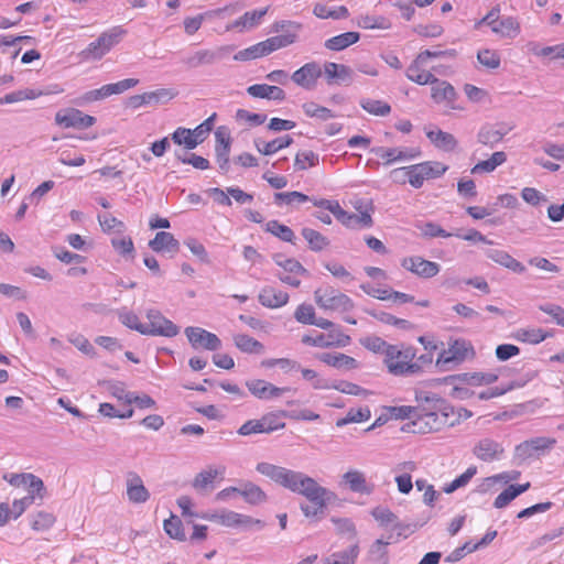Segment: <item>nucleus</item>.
Returning <instances> with one entry per match:
<instances>
[{
  "instance_id": "nucleus-1",
  "label": "nucleus",
  "mask_w": 564,
  "mask_h": 564,
  "mask_svg": "<svg viewBox=\"0 0 564 564\" xmlns=\"http://www.w3.org/2000/svg\"><path fill=\"white\" fill-rule=\"evenodd\" d=\"M257 470L278 485L304 496L311 505L302 503L301 511L306 518H315L332 502L336 495L303 473L286 469L269 462H261Z\"/></svg>"
},
{
  "instance_id": "nucleus-2",
  "label": "nucleus",
  "mask_w": 564,
  "mask_h": 564,
  "mask_svg": "<svg viewBox=\"0 0 564 564\" xmlns=\"http://www.w3.org/2000/svg\"><path fill=\"white\" fill-rule=\"evenodd\" d=\"M415 349L412 346L391 345L384 356L388 371L394 376H409L421 372V365L413 362Z\"/></svg>"
},
{
  "instance_id": "nucleus-3",
  "label": "nucleus",
  "mask_w": 564,
  "mask_h": 564,
  "mask_svg": "<svg viewBox=\"0 0 564 564\" xmlns=\"http://www.w3.org/2000/svg\"><path fill=\"white\" fill-rule=\"evenodd\" d=\"M416 402L417 408L424 410L416 414L415 421L406 422L402 426V431L413 434H426L440 431L442 427L446 426L448 422L446 419L440 416L437 412L438 409H436L434 401L416 400Z\"/></svg>"
},
{
  "instance_id": "nucleus-4",
  "label": "nucleus",
  "mask_w": 564,
  "mask_h": 564,
  "mask_svg": "<svg viewBox=\"0 0 564 564\" xmlns=\"http://www.w3.org/2000/svg\"><path fill=\"white\" fill-rule=\"evenodd\" d=\"M126 30L121 26H115L111 30L101 33L98 39L80 52L83 59H100L105 56L115 45H117Z\"/></svg>"
},
{
  "instance_id": "nucleus-5",
  "label": "nucleus",
  "mask_w": 564,
  "mask_h": 564,
  "mask_svg": "<svg viewBox=\"0 0 564 564\" xmlns=\"http://www.w3.org/2000/svg\"><path fill=\"white\" fill-rule=\"evenodd\" d=\"M202 519L214 521L228 528H239L243 530L251 529L252 527H257L258 529H262L264 527V523L261 520L253 519L249 516L231 510H223L215 513H202Z\"/></svg>"
},
{
  "instance_id": "nucleus-6",
  "label": "nucleus",
  "mask_w": 564,
  "mask_h": 564,
  "mask_svg": "<svg viewBox=\"0 0 564 564\" xmlns=\"http://www.w3.org/2000/svg\"><path fill=\"white\" fill-rule=\"evenodd\" d=\"M555 444L556 440L551 437L541 436L527 440L516 446L514 458H534L546 456Z\"/></svg>"
},
{
  "instance_id": "nucleus-7",
  "label": "nucleus",
  "mask_w": 564,
  "mask_h": 564,
  "mask_svg": "<svg viewBox=\"0 0 564 564\" xmlns=\"http://www.w3.org/2000/svg\"><path fill=\"white\" fill-rule=\"evenodd\" d=\"M316 304L324 310L348 312L354 308L352 300L344 293H337L334 289L325 290L317 289L314 292Z\"/></svg>"
},
{
  "instance_id": "nucleus-8",
  "label": "nucleus",
  "mask_w": 564,
  "mask_h": 564,
  "mask_svg": "<svg viewBox=\"0 0 564 564\" xmlns=\"http://www.w3.org/2000/svg\"><path fill=\"white\" fill-rule=\"evenodd\" d=\"M147 318L149 319V325H145L144 335L174 337L180 333L178 326L163 316L158 310H149Z\"/></svg>"
},
{
  "instance_id": "nucleus-9",
  "label": "nucleus",
  "mask_w": 564,
  "mask_h": 564,
  "mask_svg": "<svg viewBox=\"0 0 564 564\" xmlns=\"http://www.w3.org/2000/svg\"><path fill=\"white\" fill-rule=\"evenodd\" d=\"M513 129L507 122L485 123L477 133L478 143L494 149Z\"/></svg>"
},
{
  "instance_id": "nucleus-10",
  "label": "nucleus",
  "mask_w": 564,
  "mask_h": 564,
  "mask_svg": "<svg viewBox=\"0 0 564 564\" xmlns=\"http://www.w3.org/2000/svg\"><path fill=\"white\" fill-rule=\"evenodd\" d=\"M184 333L194 349L202 347L206 350L216 351L221 347V340L218 336L204 328L188 326Z\"/></svg>"
},
{
  "instance_id": "nucleus-11",
  "label": "nucleus",
  "mask_w": 564,
  "mask_h": 564,
  "mask_svg": "<svg viewBox=\"0 0 564 564\" xmlns=\"http://www.w3.org/2000/svg\"><path fill=\"white\" fill-rule=\"evenodd\" d=\"M350 337L344 334L338 327L337 329H332L328 334H318L315 337L304 335L302 337L303 344L321 348L346 347L350 344Z\"/></svg>"
},
{
  "instance_id": "nucleus-12",
  "label": "nucleus",
  "mask_w": 564,
  "mask_h": 564,
  "mask_svg": "<svg viewBox=\"0 0 564 564\" xmlns=\"http://www.w3.org/2000/svg\"><path fill=\"white\" fill-rule=\"evenodd\" d=\"M234 45L220 46L217 50H199L193 55L183 59L188 68H197L203 65H210L223 58L226 54L232 52Z\"/></svg>"
},
{
  "instance_id": "nucleus-13",
  "label": "nucleus",
  "mask_w": 564,
  "mask_h": 564,
  "mask_svg": "<svg viewBox=\"0 0 564 564\" xmlns=\"http://www.w3.org/2000/svg\"><path fill=\"white\" fill-rule=\"evenodd\" d=\"M55 122L64 128L86 129L96 122V118L78 109L68 108L55 115Z\"/></svg>"
},
{
  "instance_id": "nucleus-14",
  "label": "nucleus",
  "mask_w": 564,
  "mask_h": 564,
  "mask_svg": "<svg viewBox=\"0 0 564 564\" xmlns=\"http://www.w3.org/2000/svg\"><path fill=\"white\" fill-rule=\"evenodd\" d=\"M429 85H431V98L434 102L445 104L451 109H460L455 105L458 94L451 83L442 80L434 75L433 82Z\"/></svg>"
},
{
  "instance_id": "nucleus-15",
  "label": "nucleus",
  "mask_w": 564,
  "mask_h": 564,
  "mask_svg": "<svg viewBox=\"0 0 564 564\" xmlns=\"http://www.w3.org/2000/svg\"><path fill=\"white\" fill-rule=\"evenodd\" d=\"M401 267L422 279H431L441 270L437 262L425 260L420 256L403 258Z\"/></svg>"
},
{
  "instance_id": "nucleus-16",
  "label": "nucleus",
  "mask_w": 564,
  "mask_h": 564,
  "mask_svg": "<svg viewBox=\"0 0 564 564\" xmlns=\"http://www.w3.org/2000/svg\"><path fill=\"white\" fill-rule=\"evenodd\" d=\"M415 400H424V401H434V404L436 405L437 412L440 413V416L443 419H446L448 423H446V426H453L455 423L458 422L457 419V410H455L454 406L448 404L446 400L437 395L436 393H431L426 391H416L415 392Z\"/></svg>"
},
{
  "instance_id": "nucleus-17",
  "label": "nucleus",
  "mask_w": 564,
  "mask_h": 564,
  "mask_svg": "<svg viewBox=\"0 0 564 564\" xmlns=\"http://www.w3.org/2000/svg\"><path fill=\"white\" fill-rule=\"evenodd\" d=\"M322 76V68L316 62L306 63L295 70L291 79L305 89H313L317 79Z\"/></svg>"
},
{
  "instance_id": "nucleus-18",
  "label": "nucleus",
  "mask_w": 564,
  "mask_h": 564,
  "mask_svg": "<svg viewBox=\"0 0 564 564\" xmlns=\"http://www.w3.org/2000/svg\"><path fill=\"white\" fill-rule=\"evenodd\" d=\"M224 468H208L195 477L193 487L202 494L210 492L215 489L216 485L224 479Z\"/></svg>"
},
{
  "instance_id": "nucleus-19",
  "label": "nucleus",
  "mask_w": 564,
  "mask_h": 564,
  "mask_svg": "<svg viewBox=\"0 0 564 564\" xmlns=\"http://www.w3.org/2000/svg\"><path fill=\"white\" fill-rule=\"evenodd\" d=\"M246 386L256 398L264 400L279 398L284 392L291 390L290 388L275 387L272 383L261 379L247 381Z\"/></svg>"
},
{
  "instance_id": "nucleus-20",
  "label": "nucleus",
  "mask_w": 564,
  "mask_h": 564,
  "mask_svg": "<svg viewBox=\"0 0 564 564\" xmlns=\"http://www.w3.org/2000/svg\"><path fill=\"white\" fill-rule=\"evenodd\" d=\"M324 74L328 85L350 84L352 80V69L344 64L327 62L324 65Z\"/></svg>"
},
{
  "instance_id": "nucleus-21",
  "label": "nucleus",
  "mask_w": 564,
  "mask_h": 564,
  "mask_svg": "<svg viewBox=\"0 0 564 564\" xmlns=\"http://www.w3.org/2000/svg\"><path fill=\"white\" fill-rule=\"evenodd\" d=\"M340 485L361 495H370L373 490V486L370 485L365 475L358 470H349L344 474Z\"/></svg>"
},
{
  "instance_id": "nucleus-22",
  "label": "nucleus",
  "mask_w": 564,
  "mask_h": 564,
  "mask_svg": "<svg viewBox=\"0 0 564 564\" xmlns=\"http://www.w3.org/2000/svg\"><path fill=\"white\" fill-rule=\"evenodd\" d=\"M127 496L129 501L133 503H143L150 497V494L148 489L144 487L142 479L140 478L139 475L134 473L128 474Z\"/></svg>"
},
{
  "instance_id": "nucleus-23",
  "label": "nucleus",
  "mask_w": 564,
  "mask_h": 564,
  "mask_svg": "<svg viewBox=\"0 0 564 564\" xmlns=\"http://www.w3.org/2000/svg\"><path fill=\"white\" fill-rule=\"evenodd\" d=\"M258 300L261 305L265 307L278 308L284 306L289 302V294L284 291L267 285L261 289Z\"/></svg>"
},
{
  "instance_id": "nucleus-24",
  "label": "nucleus",
  "mask_w": 564,
  "mask_h": 564,
  "mask_svg": "<svg viewBox=\"0 0 564 564\" xmlns=\"http://www.w3.org/2000/svg\"><path fill=\"white\" fill-rule=\"evenodd\" d=\"M485 254L494 262L511 270L514 273L525 272V267L505 250L487 249Z\"/></svg>"
},
{
  "instance_id": "nucleus-25",
  "label": "nucleus",
  "mask_w": 564,
  "mask_h": 564,
  "mask_svg": "<svg viewBox=\"0 0 564 564\" xmlns=\"http://www.w3.org/2000/svg\"><path fill=\"white\" fill-rule=\"evenodd\" d=\"M473 454L477 458H495L505 454V448L501 443L492 440V438H481L479 440L474 448Z\"/></svg>"
},
{
  "instance_id": "nucleus-26",
  "label": "nucleus",
  "mask_w": 564,
  "mask_h": 564,
  "mask_svg": "<svg viewBox=\"0 0 564 564\" xmlns=\"http://www.w3.org/2000/svg\"><path fill=\"white\" fill-rule=\"evenodd\" d=\"M371 516L381 527L391 528L392 531H397L398 535H402V531L405 527L399 521L398 517L388 508L377 507L372 509Z\"/></svg>"
},
{
  "instance_id": "nucleus-27",
  "label": "nucleus",
  "mask_w": 564,
  "mask_h": 564,
  "mask_svg": "<svg viewBox=\"0 0 564 564\" xmlns=\"http://www.w3.org/2000/svg\"><path fill=\"white\" fill-rule=\"evenodd\" d=\"M253 143L259 153L263 155H272L282 149L290 147L293 143V138L285 134L268 142L258 138L254 139Z\"/></svg>"
},
{
  "instance_id": "nucleus-28",
  "label": "nucleus",
  "mask_w": 564,
  "mask_h": 564,
  "mask_svg": "<svg viewBox=\"0 0 564 564\" xmlns=\"http://www.w3.org/2000/svg\"><path fill=\"white\" fill-rule=\"evenodd\" d=\"M317 358L322 362H324L328 366H332L334 368H337V369L350 370V369H356L358 367V361L355 358H352L348 355L341 354V352H336V354L323 352V354L317 355Z\"/></svg>"
},
{
  "instance_id": "nucleus-29",
  "label": "nucleus",
  "mask_w": 564,
  "mask_h": 564,
  "mask_svg": "<svg viewBox=\"0 0 564 564\" xmlns=\"http://www.w3.org/2000/svg\"><path fill=\"white\" fill-rule=\"evenodd\" d=\"M149 247L155 252H161L163 250L177 252L180 249V242L171 232L159 231L155 237L149 241Z\"/></svg>"
},
{
  "instance_id": "nucleus-30",
  "label": "nucleus",
  "mask_w": 564,
  "mask_h": 564,
  "mask_svg": "<svg viewBox=\"0 0 564 564\" xmlns=\"http://www.w3.org/2000/svg\"><path fill=\"white\" fill-rule=\"evenodd\" d=\"M420 61V56L417 55L414 61L406 68L405 76L409 80L417 84V85H427L433 82L434 74L431 72H426L422 69L425 65L424 61Z\"/></svg>"
},
{
  "instance_id": "nucleus-31",
  "label": "nucleus",
  "mask_w": 564,
  "mask_h": 564,
  "mask_svg": "<svg viewBox=\"0 0 564 564\" xmlns=\"http://www.w3.org/2000/svg\"><path fill=\"white\" fill-rule=\"evenodd\" d=\"M247 93L254 98H265L272 100H284L285 93L278 86L267 84H254L247 88Z\"/></svg>"
},
{
  "instance_id": "nucleus-32",
  "label": "nucleus",
  "mask_w": 564,
  "mask_h": 564,
  "mask_svg": "<svg viewBox=\"0 0 564 564\" xmlns=\"http://www.w3.org/2000/svg\"><path fill=\"white\" fill-rule=\"evenodd\" d=\"M426 137L437 149L445 152H453L458 145V141L452 133L440 129L436 131L426 132Z\"/></svg>"
},
{
  "instance_id": "nucleus-33",
  "label": "nucleus",
  "mask_w": 564,
  "mask_h": 564,
  "mask_svg": "<svg viewBox=\"0 0 564 564\" xmlns=\"http://www.w3.org/2000/svg\"><path fill=\"white\" fill-rule=\"evenodd\" d=\"M530 482L521 485H509L501 494H499L495 501L494 507L497 509L506 508L512 500L525 492L530 488Z\"/></svg>"
},
{
  "instance_id": "nucleus-34",
  "label": "nucleus",
  "mask_w": 564,
  "mask_h": 564,
  "mask_svg": "<svg viewBox=\"0 0 564 564\" xmlns=\"http://www.w3.org/2000/svg\"><path fill=\"white\" fill-rule=\"evenodd\" d=\"M238 494L250 505H260L267 500L265 492L252 482H241L238 486Z\"/></svg>"
},
{
  "instance_id": "nucleus-35",
  "label": "nucleus",
  "mask_w": 564,
  "mask_h": 564,
  "mask_svg": "<svg viewBox=\"0 0 564 564\" xmlns=\"http://www.w3.org/2000/svg\"><path fill=\"white\" fill-rule=\"evenodd\" d=\"M360 39V34L358 32H346L339 35L333 36L325 42V47L330 51H343L348 46L357 43Z\"/></svg>"
},
{
  "instance_id": "nucleus-36",
  "label": "nucleus",
  "mask_w": 564,
  "mask_h": 564,
  "mask_svg": "<svg viewBox=\"0 0 564 564\" xmlns=\"http://www.w3.org/2000/svg\"><path fill=\"white\" fill-rule=\"evenodd\" d=\"M164 531L166 534L177 541H186L187 534L185 532L186 527H189V524H186L185 520L183 521L178 517L172 514L169 519L164 521Z\"/></svg>"
},
{
  "instance_id": "nucleus-37",
  "label": "nucleus",
  "mask_w": 564,
  "mask_h": 564,
  "mask_svg": "<svg viewBox=\"0 0 564 564\" xmlns=\"http://www.w3.org/2000/svg\"><path fill=\"white\" fill-rule=\"evenodd\" d=\"M494 33L501 35L502 37H516L520 32V25L517 20L512 17H506L499 19L491 28Z\"/></svg>"
},
{
  "instance_id": "nucleus-38",
  "label": "nucleus",
  "mask_w": 564,
  "mask_h": 564,
  "mask_svg": "<svg viewBox=\"0 0 564 564\" xmlns=\"http://www.w3.org/2000/svg\"><path fill=\"white\" fill-rule=\"evenodd\" d=\"M507 161V154L503 151H497L491 154V156L487 160L479 161L471 169L473 174L478 173H490L495 171L499 165L503 164Z\"/></svg>"
},
{
  "instance_id": "nucleus-39",
  "label": "nucleus",
  "mask_w": 564,
  "mask_h": 564,
  "mask_svg": "<svg viewBox=\"0 0 564 564\" xmlns=\"http://www.w3.org/2000/svg\"><path fill=\"white\" fill-rule=\"evenodd\" d=\"M236 347L246 354H262L264 346L253 337L247 334H237L234 336Z\"/></svg>"
},
{
  "instance_id": "nucleus-40",
  "label": "nucleus",
  "mask_w": 564,
  "mask_h": 564,
  "mask_svg": "<svg viewBox=\"0 0 564 564\" xmlns=\"http://www.w3.org/2000/svg\"><path fill=\"white\" fill-rule=\"evenodd\" d=\"M177 94V90L173 88H159L153 91H147L144 93L147 106H158L167 104L170 100L175 98Z\"/></svg>"
},
{
  "instance_id": "nucleus-41",
  "label": "nucleus",
  "mask_w": 564,
  "mask_h": 564,
  "mask_svg": "<svg viewBox=\"0 0 564 564\" xmlns=\"http://www.w3.org/2000/svg\"><path fill=\"white\" fill-rule=\"evenodd\" d=\"M296 40V34L294 33H288L282 35H275L272 37L267 39L265 41H262V45L265 52V55H269L270 53L286 47L291 44H293Z\"/></svg>"
},
{
  "instance_id": "nucleus-42",
  "label": "nucleus",
  "mask_w": 564,
  "mask_h": 564,
  "mask_svg": "<svg viewBox=\"0 0 564 564\" xmlns=\"http://www.w3.org/2000/svg\"><path fill=\"white\" fill-rule=\"evenodd\" d=\"M172 141L177 145H183L185 150H194L197 145V139L192 129L180 127L171 134Z\"/></svg>"
},
{
  "instance_id": "nucleus-43",
  "label": "nucleus",
  "mask_w": 564,
  "mask_h": 564,
  "mask_svg": "<svg viewBox=\"0 0 564 564\" xmlns=\"http://www.w3.org/2000/svg\"><path fill=\"white\" fill-rule=\"evenodd\" d=\"M370 316L375 317L376 319L380 321L383 324L387 325H393L400 329L410 330L413 328V324L403 318H399L390 313L387 312H376V311H366Z\"/></svg>"
},
{
  "instance_id": "nucleus-44",
  "label": "nucleus",
  "mask_w": 564,
  "mask_h": 564,
  "mask_svg": "<svg viewBox=\"0 0 564 564\" xmlns=\"http://www.w3.org/2000/svg\"><path fill=\"white\" fill-rule=\"evenodd\" d=\"M405 170H408V182L414 188L422 187L424 181L429 180L424 162L405 166Z\"/></svg>"
},
{
  "instance_id": "nucleus-45",
  "label": "nucleus",
  "mask_w": 564,
  "mask_h": 564,
  "mask_svg": "<svg viewBox=\"0 0 564 564\" xmlns=\"http://www.w3.org/2000/svg\"><path fill=\"white\" fill-rule=\"evenodd\" d=\"M358 554L359 547L355 544L348 550L332 554L325 560L324 564H354Z\"/></svg>"
},
{
  "instance_id": "nucleus-46",
  "label": "nucleus",
  "mask_w": 564,
  "mask_h": 564,
  "mask_svg": "<svg viewBox=\"0 0 564 564\" xmlns=\"http://www.w3.org/2000/svg\"><path fill=\"white\" fill-rule=\"evenodd\" d=\"M302 236L308 242L310 249L313 251H322L329 245L325 236L312 228H303Z\"/></svg>"
},
{
  "instance_id": "nucleus-47",
  "label": "nucleus",
  "mask_w": 564,
  "mask_h": 564,
  "mask_svg": "<svg viewBox=\"0 0 564 564\" xmlns=\"http://www.w3.org/2000/svg\"><path fill=\"white\" fill-rule=\"evenodd\" d=\"M119 321L128 328L137 330L141 335L145 333V324H142L137 314L127 308H120L117 312Z\"/></svg>"
},
{
  "instance_id": "nucleus-48",
  "label": "nucleus",
  "mask_w": 564,
  "mask_h": 564,
  "mask_svg": "<svg viewBox=\"0 0 564 564\" xmlns=\"http://www.w3.org/2000/svg\"><path fill=\"white\" fill-rule=\"evenodd\" d=\"M302 108L307 117L317 118L323 121H326L335 117V113L330 109L319 106L313 101L303 104Z\"/></svg>"
},
{
  "instance_id": "nucleus-49",
  "label": "nucleus",
  "mask_w": 564,
  "mask_h": 564,
  "mask_svg": "<svg viewBox=\"0 0 564 564\" xmlns=\"http://www.w3.org/2000/svg\"><path fill=\"white\" fill-rule=\"evenodd\" d=\"M358 26L362 29H381L387 30L391 28L389 19L382 15H361L358 19Z\"/></svg>"
},
{
  "instance_id": "nucleus-50",
  "label": "nucleus",
  "mask_w": 564,
  "mask_h": 564,
  "mask_svg": "<svg viewBox=\"0 0 564 564\" xmlns=\"http://www.w3.org/2000/svg\"><path fill=\"white\" fill-rule=\"evenodd\" d=\"M547 337V333H545L541 328H520L516 333V338L523 343L529 344H539L543 341Z\"/></svg>"
},
{
  "instance_id": "nucleus-51",
  "label": "nucleus",
  "mask_w": 564,
  "mask_h": 564,
  "mask_svg": "<svg viewBox=\"0 0 564 564\" xmlns=\"http://www.w3.org/2000/svg\"><path fill=\"white\" fill-rule=\"evenodd\" d=\"M285 415V412H270L264 414L260 420L263 425L262 431L264 433H271L273 431L283 429L285 423L282 421V416Z\"/></svg>"
},
{
  "instance_id": "nucleus-52",
  "label": "nucleus",
  "mask_w": 564,
  "mask_h": 564,
  "mask_svg": "<svg viewBox=\"0 0 564 564\" xmlns=\"http://www.w3.org/2000/svg\"><path fill=\"white\" fill-rule=\"evenodd\" d=\"M267 231L271 232L285 242L293 243L295 239L293 230L290 227L280 224L278 220H270L267 224Z\"/></svg>"
},
{
  "instance_id": "nucleus-53",
  "label": "nucleus",
  "mask_w": 564,
  "mask_h": 564,
  "mask_svg": "<svg viewBox=\"0 0 564 564\" xmlns=\"http://www.w3.org/2000/svg\"><path fill=\"white\" fill-rule=\"evenodd\" d=\"M274 262L283 268L286 272L297 273L301 275L308 276V271L295 259H283L282 254L275 253L273 256Z\"/></svg>"
},
{
  "instance_id": "nucleus-54",
  "label": "nucleus",
  "mask_w": 564,
  "mask_h": 564,
  "mask_svg": "<svg viewBox=\"0 0 564 564\" xmlns=\"http://www.w3.org/2000/svg\"><path fill=\"white\" fill-rule=\"evenodd\" d=\"M42 95L41 91L33 89H21L7 94L0 98V105L13 104L22 100L35 99Z\"/></svg>"
},
{
  "instance_id": "nucleus-55",
  "label": "nucleus",
  "mask_w": 564,
  "mask_h": 564,
  "mask_svg": "<svg viewBox=\"0 0 564 564\" xmlns=\"http://www.w3.org/2000/svg\"><path fill=\"white\" fill-rule=\"evenodd\" d=\"M360 106L364 110L367 112L375 115V116H387L391 111L390 105H388L384 101L381 100H375V99H361Z\"/></svg>"
},
{
  "instance_id": "nucleus-56",
  "label": "nucleus",
  "mask_w": 564,
  "mask_h": 564,
  "mask_svg": "<svg viewBox=\"0 0 564 564\" xmlns=\"http://www.w3.org/2000/svg\"><path fill=\"white\" fill-rule=\"evenodd\" d=\"M225 10H226V8L217 9V10L209 11V12H206V13H203V14H198L196 17L186 18L184 20V30H185V32L188 35H193L194 33H196L200 29V25H202L205 17L216 15V14H219V13L224 12Z\"/></svg>"
},
{
  "instance_id": "nucleus-57",
  "label": "nucleus",
  "mask_w": 564,
  "mask_h": 564,
  "mask_svg": "<svg viewBox=\"0 0 564 564\" xmlns=\"http://www.w3.org/2000/svg\"><path fill=\"white\" fill-rule=\"evenodd\" d=\"M371 413L369 408H359V409H350L347 415L343 419H339L336 422L337 426H344L349 423H359L368 420Z\"/></svg>"
},
{
  "instance_id": "nucleus-58",
  "label": "nucleus",
  "mask_w": 564,
  "mask_h": 564,
  "mask_svg": "<svg viewBox=\"0 0 564 564\" xmlns=\"http://www.w3.org/2000/svg\"><path fill=\"white\" fill-rule=\"evenodd\" d=\"M55 523V517L45 511H39L32 517L31 527L35 531H46Z\"/></svg>"
},
{
  "instance_id": "nucleus-59",
  "label": "nucleus",
  "mask_w": 564,
  "mask_h": 564,
  "mask_svg": "<svg viewBox=\"0 0 564 564\" xmlns=\"http://www.w3.org/2000/svg\"><path fill=\"white\" fill-rule=\"evenodd\" d=\"M477 468L475 466H470L464 471L460 476L456 477L451 484L444 487V491L446 494H452L455 490L465 487L470 479L476 475Z\"/></svg>"
},
{
  "instance_id": "nucleus-60",
  "label": "nucleus",
  "mask_w": 564,
  "mask_h": 564,
  "mask_svg": "<svg viewBox=\"0 0 564 564\" xmlns=\"http://www.w3.org/2000/svg\"><path fill=\"white\" fill-rule=\"evenodd\" d=\"M471 377L473 373L464 372L458 375H451L444 378H437L431 380V386H441V384H469L471 386Z\"/></svg>"
},
{
  "instance_id": "nucleus-61",
  "label": "nucleus",
  "mask_w": 564,
  "mask_h": 564,
  "mask_svg": "<svg viewBox=\"0 0 564 564\" xmlns=\"http://www.w3.org/2000/svg\"><path fill=\"white\" fill-rule=\"evenodd\" d=\"M318 164V155L313 151L299 152L294 159V167L297 171H304L308 166H315Z\"/></svg>"
},
{
  "instance_id": "nucleus-62",
  "label": "nucleus",
  "mask_w": 564,
  "mask_h": 564,
  "mask_svg": "<svg viewBox=\"0 0 564 564\" xmlns=\"http://www.w3.org/2000/svg\"><path fill=\"white\" fill-rule=\"evenodd\" d=\"M265 56V52L261 42L239 51L234 55L235 61L246 62Z\"/></svg>"
},
{
  "instance_id": "nucleus-63",
  "label": "nucleus",
  "mask_w": 564,
  "mask_h": 564,
  "mask_svg": "<svg viewBox=\"0 0 564 564\" xmlns=\"http://www.w3.org/2000/svg\"><path fill=\"white\" fill-rule=\"evenodd\" d=\"M102 384L106 386L109 393L117 398L119 401H124L127 403V399L132 398L133 392H129L126 390L124 383L121 381H104Z\"/></svg>"
},
{
  "instance_id": "nucleus-64",
  "label": "nucleus",
  "mask_w": 564,
  "mask_h": 564,
  "mask_svg": "<svg viewBox=\"0 0 564 564\" xmlns=\"http://www.w3.org/2000/svg\"><path fill=\"white\" fill-rule=\"evenodd\" d=\"M235 118L237 121L247 122L251 127H258L264 123L267 115L253 113L246 109H238Z\"/></svg>"
}]
</instances>
